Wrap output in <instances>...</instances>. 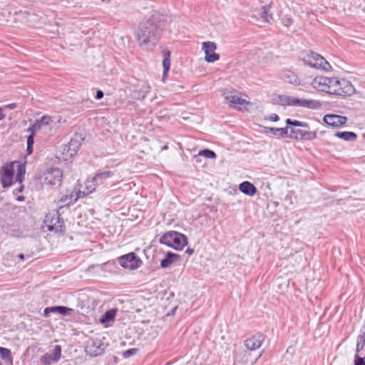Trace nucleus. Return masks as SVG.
I'll use <instances>...</instances> for the list:
<instances>
[{
	"instance_id": "f257e3e1",
	"label": "nucleus",
	"mask_w": 365,
	"mask_h": 365,
	"mask_svg": "<svg viewBox=\"0 0 365 365\" xmlns=\"http://www.w3.org/2000/svg\"><path fill=\"white\" fill-rule=\"evenodd\" d=\"M160 34L158 16L153 15L145 21L141 22L137 31L140 46L155 45Z\"/></svg>"
},
{
	"instance_id": "f03ea898",
	"label": "nucleus",
	"mask_w": 365,
	"mask_h": 365,
	"mask_svg": "<svg viewBox=\"0 0 365 365\" xmlns=\"http://www.w3.org/2000/svg\"><path fill=\"white\" fill-rule=\"evenodd\" d=\"M159 242L177 250H181L187 244V237L176 231H169L163 234Z\"/></svg>"
},
{
	"instance_id": "7ed1b4c3",
	"label": "nucleus",
	"mask_w": 365,
	"mask_h": 365,
	"mask_svg": "<svg viewBox=\"0 0 365 365\" xmlns=\"http://www.w3.org/2000/svg\"><path fill=\"white\" fill-rule=\"evenodd\" d=\"M355 88L353 85L346 79L333 78L330 86L329 94L349 96L354 93Z\"/></svg>"
},
{
	"instance_id": "20e7f679",
	"label": "nucleus",
	"mask_w": 365,
	"mask_h": 365,
	"mask_svg": "<svg viewBox=\"0 0 365 365\" xmlns=\"http://www.w3.org/2000/svg\"><path fill=\"white\" fill-rule=\"evenodd\" d=\"M303 61L312 68L329 72L331 69L329 63L321 55L310 51L303 56Z\"/></svg>"
},
{
	"instance_id": "39448f33",
	"label": "nucleus",
	"mask_w": 365,
	"mask_h": 365,
	"mask_svg": "<svg viewBox=\"0 0 365 365\" xmlns=\"http://www.w3.org/2000/svg\"><path fill=\"white\" fill-rule=\"evenodd\" d=\"M118 263L123 268L133 270L140 267L141 259L134 252L122 255L118 259Z\"/></svg>"
},
{
	"instance_id": "423d86ee",
	"label": "nucleus",
	"mask_w": 365,
	"mask_h": 365,
	"mask_svg": "<svg viewBox=\"0 0 365 365\" xmlns=\"http://www.w3.org/2000/svg\"><path fill=\"white\" fill-rule=\"evenodd\" d=\"M16 163L4 164L0 171L1 181L4 187H8L13 183L14 176V165Z\"/></svg>"
},
{
	"instance_id": "0eeeda50",
	"label": "nucleus",
	"mask_w": 365,
	"mask_h": 365,
	"mask_svg": "<svg viewBox=\"0 0 365 365\" xmlns=\"http://www.w3.org/2000/svg\"><path fill=\"white\" fill-rule=\"evenodd\" d=\"M63 177L62 171L58 168H51L44 173L43 183L46 185L59 186Z\"/></svg>"
},
{
	"instance_id": "6e6552de",
	"label": "nucleus",
	"mask_w": 365,
	"mask_h": 365,
	"mask_svg": "<svg viewBox=\"0 0 365 365\" xmlns=\"http://www.w3.org/2000/svg\"><path fill=\"white\" fill-rule=\"evenodd\" d=\"M46 222H48V229L50 231L63 233L65 232L64 222L63 219L60 217L58 212L51 215H46Z\"/></svg>"
},
{
	"instance_id": "1a4fd4ad",
	"label": "nucleus",
	"mask_w": 365,
	"mask_h": 365,
	"mask_svg": "<svg viewBox=\"0 0 365 365\" xmlns=\"http://www.w3.org/2000/svg\"><path fill=\"white\" fill-rule=\"evenodd\" d=\"M224 98L227 102L231 103V105L235 108H238L240 110H242V108L238 107V106H244L249 104V101L246 99L240 97L236 91H227L223 93Z\"/></svg>"
},
{
	"instance_id": "9d476101",
	"label": "nucleus",
	"mask_w": 365,
	"mask_h": 365,
	"mask_svg": "<svg viewBox=\"0 0 365 365\" xmlns=\"http://www.w3.org/2000/svg\"><path fill=\"white\" fill-rule=\"evenodd\" d=\"M217 46L214 42L206 41L202 43V49L205 52V60L207 63H214L219 60L220 56L215 53Z\"/></svg>"
},
{
	"instance_id": "9b49d317",
	"label": "nucleus",
	"mask_w": 365,
	"mask_h": 365,
	"mask_svg": "<svg viewBox=\"0 0 365 365\" xmlns=\"http://www.w3.org/2000/svg\"><path fill=\"white\" fill-rule=\"evenodd\" d=\"M61 356V348L60 345H56L54 349L43 355L40 361L43 365H51L52 363L57 362Z\"/></svg>"
},
{
	"instance_id": "f8f14e48",
	"label": "nucleus",
	"mask_w": 365,
	"mask_h": 365,
	"mask_svg": "<svg viewBox=\"0 0 365 365\" xmlns=\"http://www.w3.org/2000/svg\"><path fill=\"white\" fill-rule=\"evenodd\" d=\"M333 78H328L324 76H317L312 81V85L314 88L329 93L330 86L331 84Z\"/></svg>"
},
{
	"instance_id": "ddd939ff",
	"label": "nucleus",
	"mask_w": 365,
	"mask_h": 365,
	"mask_svg": "<svg viewBox=\"0 0 365 365\" xmlns=\"http://www.w3.org/2000/svg\"><path fill=\"white\" fill-rule=\"evenodd\" d=\"M51 122H53L51 117L44 115L41 119L36 120L34 123L28 128L27 131L35 135L41 130H46Z\"/></svg>"
},
{
	"instance_id": "4468645a",
	"label": "nucleus",
	"mask_w": 365,
	"mask_h": 365,
	"mask_svg": "<svg viewBox=\"0 0 365 365\" xmlns=\"http://www.w3.org/2000/svg\"><path fill=\"white\" fill-rule=\"evenodd\" d=\"M346 116L339 115L336 114H327L324 116V122L333 128H339L344 125L347 122Z\"/></svg>"
},
{
	"instance_id": "2eb2a0df",
	"label": "nucleus",
	"mask_w": 365,
	"mask_h": 365,
	"mask_svg": "<svg viewBox=\"0 0 365 365\" xmlns=\"http://www.w3.org/2000/svg\"><path fill=\"white\" fill-rule=\"evenodd\" d=\"M108 344H86V353L91 357L102 355Z\"/></svg>"
},
{
	"instance_id": "dca6fc26",
	"label": "nucleus",
	"mask_w": 365,
	"mask_h": 365,
	"mask_svg": "<svg viewBox=\"0 0 365 365\" xmlns=\"http://www.w3.org/2000/svg\"><path fill=\"white\" fill-rule=\"evenodd\" d=\"M73 309L63 307V306H55L46 307L43 311V316L45 317H49L51 313H58L62 316L69 315L72 312Z\"/></svg>"
},
{
	"instance_id": "f3484780",
	"label": "nucleus",
	"mask_w": 365,
	"mask_h": 365,
	"mask_svg": "<svg viewBox=\"0 0 365 365\" xmlns=\"http://www.w3.org/2000/svg\"><path fill=\"white\" fill-rule=\"evenodd\" d=\"M294 106L307 108L310 109L319 108L321 103L318 101L315 100H307L304 98H298L294 97Z\"/></svg>"
},
{
	"instance_id": "a211bd4d",
	"label": "nucleus",
	"mask_w": 365,
	"mask_h": 365,
	"mask_svg": "<svg viewBox=\"0 0 365 365\" xmlns=\"http://www.w3.org/2000/svg\"><path fill=\"white\" fill-rule=\"evenodd\" d=\"M118 312L117 308L110 309L106 311L100 318L99 322L105 327H108L111 326L112 323L115 320L116 313Z\"/></svg>"
},
{
	"instance_id": "6ab92c4d",
	"label": "nucleus",
	"mask_w": 365,
	"mask_h": 365,
	"mask_svg": "<svg viewBox=\"0 0 365 365\" xmlns=\"http://www.w3.org/2000/svg\"><path fill=\"white\" fill-rule=\"evenodd\" d=\"M239 190L242 193L253 196L257 192L256 187L249 181H244L239 185Z\"/></svg>"
},
{
	"instance_id": "aec40b11",
	"label": "nucleus",
	"mask_w": 365,
	"mask_h": 365,
	"mask_svg": "<svg viewBox=\"0 0 365 365\" xmlns=\"http://www.w3.org/2000/svg\"><path fill=\"white\" fill-rule=\"evenodd\" d=\"M180 259V255L172 252H168L164 258L160 261V267L167 268L173 262H177Z\"/></svg>"
},
{
	"instance_id": "412c9836",
	"label": "nucleus",
	"mask_w": 365,
	"mask_h": 365,
	"mask_svg": "<svg viewBox=\"0 0 365 365\" xmlns=\"http://www.w3.org/2000/svg\"><path fill=\"white\" fill-rule=\"evenodd\" d=\"M97 185L94 181L93 178L91 179H87L84 183V185L81 187V190H79V194H82L86 196L93 192L96 189Z\"/></svg>"
},
{
	"instance_id": "4be33fe9",
	"label": "nucleus",
	"mask_w": 365,
	"mask_h": 365,
	"mask_svg": "<svg viewBox=\"0 0 365 365\" xmlns=\"http://www.w3.org/2000/svg\"><path fill=\"white\" fill-rule=\"evenodd\" d=\"M79 140H82V138L80 137L72 138L69 143L67 145V152L71 157L75 155L80 148L81 143Z\"/></svg>"
},
{
	"instance_id": "5701e85b",
	"label": "nucleus",
	"mask_w": 365,
	"mask_h": 365,
	"mask_svg": "<svg viewBox=\"0 0 365 365\" xmlns=\"http://www.w3.org/2000/svg\"><path fill=\"white\" fill-rule=\"evenodd\" d=\"M113 175V173L109 170L100 172L93 176L94 181H96L97 186L105 183L106 180Z\"/></svg>"
},
{
	"instance_id": "b1692460",
	"label": "nucleus",
	"mask_w": 365,
	"mask_h": 365,
	"mask_svg": "<svg viewBox=\"0 0 365 365\" xmlns=\"http://www.w3.org/2000/svg\"><path fill=\"white\" fill-rule=\"evenodd\" d=\"M335 136L349 142H354L357 138V135L351 131H339L335 133Z\"/></svg>"
},
{
	"instance_id": "393cba45",
	"label": "nucleus",
	"mask_w": 365,
	"mask_h": 365,
	"mask_svg": "<svg viewBox=\"0 0 365 365\" xmlns=\"http://www.w3.org/2000/svg\"><path fill=\"white\" fill-rule=\"evenodd\" d=\"M0 356L7 365H13V356L9 349L0 347Z\"/></svg>"
},
{
	"instance_id": "a878e982",
	"label": "nucleus",
	"mask_w": 365,
	"mask_h": 365,
	"mask_svg": "<svg viewBox=\"0 0 365 365\" xmlns=\"http://www.w3.org/2000/svg\"><path fill=\"white\" fill-rule=\"evenodd\" d=\"M163 53V76H165V75L169 72L170 68V51L168 50H164Z\"/></svg>"
},
{
	"instance_id": "bb28decb",
	"label": "nucleus",
	"mask_w": 365,
	"mask_h": 365,
	"mask_svg": "<svg viewBox=\"0 0 365 365\" xmlns=\"http://www.w3.org/2000/svg\"><path fill=\"white\" fill-rule=\"evenodd\" d=\"M15 163L17 166L15 181L21 184L24 180V175L26 173V168L25 165L20 162Z\"/></svg>"
},
{
	"instance_id": "cd10ccee",
	"label": "nucleus",
	"mask_w": 365,
	"mask_h": 365,
	"mask_svg": "<svg viewBox=\"0 0 365 365\" xmlns=\"http://www.w3.org/2000/svg\"><path fill=\"white\" fill-rule=\"evenodd\" d=\"M282 78L286 82L292 84H297L299 83L297 76L292 71H286L282 74Z\"/></svg>"
},
{
	"instance_id": "c85d7f7f",
	"label": "nucleus",
	"mask_w": 365,
	"mask_h": 365,
	"mask_svg": "<svg viewBox=\"0 0 365 365\" xmlns=\"http://www.w3.org/2000/svg\"><path fill=\"white\" fill-rule=\"evenodd\" d=\"M265 132L267 133L268 131L272 133L273 135H279L281 137H287L288 136V128H269V127H265Z\"/></svg>"
},
{
	"instance_id": "c756f323",
	"label": "nucleus",
	"mask_w": 365,
	"mask_h": 365,
	"mask_svg": "<svg viewBox=\"0 0 365 365\" xmlns=\"http://www.w3.org/2000/svg\"><path fill=\"white\" fill-rule=\"evenodd\" d=\"M271 5H265L262 7V11L260 12L261 17L264 20L265 22H270L272 19V14L269 12Z\"/></svg>"
},
{
	"instance_id": "7c9ffc66",
	"label": "nucleus",
	"mask_w": 365,
	"mask_h": 365,
	"mask_svg": "<svg viewBox=\"0 0 365 365\" xmlns=\"http://www.w3.org/2000/svg\"><path fill=\"white\" fill-rule=\"evenodd\" d=\"M302 130L290 128L289 133H288L287 138L294 140H302Z\"/></svg>"
},
{
	"instance_id": "2f4dec72",
	"label": "nucleus",
	"mask_w": 365,
	"mask_h": 365,
	"mask_svg": "<svg viewBox=\"0 0 365 365\" xmlns=\"http://www.w3.org/2000/svg\"><path fill=\"white\" fill-rule=\"evenodd\" d=\"M279 103L282 106H294V97L287 96H280L279 97Z\"/></svg>"
},
{
	"instance_id": "473e14b6",
	"label": "nucleus",
	"mask_w": 365,
	"mask_h": 365,
	"mask_svg": "<svg viewBox=\"0 0 365 365\" xmlns=\"http://www.w3.org/2000/svg\"><path fill=\"white\" fill-rule=\"evenodd\" d=\"M286 124L287 125L290 126L308 128V124L307 123L299 121L297 120H292L290 118H287L286 120Z\"/></svg>"
},
{
	"instance_id": "72a5a7b5",
	"label": "nucleus",
	"mask_w": 365,
	"mask_h": 365,
	"mask_svg": "<svg viewBox=\"0 0 365 365\" xmlns=\"http://www.w3.org/2000/svg\"><path fill=\"white\" fill-rule=\"evenodd\" d=\"M198 155L204 156L210 159H214L217 157L216 153L213 150H211L210 149H204L200 150L198 153Z\"/></svg>"
},
{
	"instance_id": "f704fd0d",
	"label": "nucleus",
	"mask_w": 365,
	"mask_h": 365,
	"mask_svg": "<svg viewBox=\"0 0 365 365\" xmlns=\"http://www.w3.org/2000/svg\"><path fill=\"white\" fill-rule=\"evenodd\" d=\"M265 339L264 335L261 333L254 334L252 338L247 339L245 342H263Z\"/></svg>"
},
{
	"instance_id": "c9c22d12",
	"label": "nucleus",
	"mask_w": 365,
	"mask_h": 365,
	"mask_svg": "<svg viewBox=\"0 0 365 365\" xmlns=\"http://www.w3.org/2000/svg\"><path fill=\"white\" fill-rule=\"evenodd\" d=\"M34 143V135L31 133L27 138V152L31 154L33 152V145Z\"/></svg>"
},
{
	"instance_id": "e433bc0d",
	"label": "nucleus",
	"mask_w": 365,
	"mask_h": 365,
	"mask_svg": "<svg viewBox=\"0 0 365 365\" xmlns=\"http://www.w3.org/2000/svg\"><path fill=\"white\" fill-rule=\"evenodd\" d=\"M317 137V134L315 132L303 130L302 139L312 140Z\"/></svg>"
},
{
	"instance_id": "4c0bfd02",
	"label": "nucleus",
	"mask_w": 365,
	"mask_h": 365,
	"mask_svg": "<svg viewBox=\"0 0 365 365\" xmlns=\"http://www.w3.org/2000/svg\"><path fill=\"white\" fill-rule=\"evenodd\" d=\"M245 346L248 351H250V355H252V352H255L257 349H259L262 344H245Z\"/></svg>"
},
{
	"instance_id": "58836bf2",
	"label": "nucleus",
	"mask_w": 365,
	"mask_h": 365,
	"mask_svg": "<svg viewBox=\"0 0 365 365\" xmlns=\"http://www.w3.org/2000/svg\"><path fill=\"white\" fill-rule=\"evenodd\" d=\"M138 351V349L137 348H132V349H129L125 351H123L122 353V356H123V358L125 359H128L129 358L130 356L135 354L137 353V351Z\"/></svg>"
},
{
	"instance_id": "ea45409f",
	"label": "nucleus",
	"mask_w": 365,
	"mask_h": 365,
	"mask_svg": "<svg viewBox=\"0 0 365 365\" xmlns=\"http://www.w3.org/2000/svg\"><path fill=\"white\" fill-rule=\"evenodd\" d=\"M356 342H365V322L363 327L360 329V333L357 337Z\"/></svg>"
},
{
	"instance_id": "a19ab883",
	"label": "nucleus",
	"mask_w": 365,
	"mask_h": 365,
	"mask_svg": "<svg viewBox=\"0 0 365 365\" xmlns=\"http://www.w3.org/2000/svg\"><path fill=\"white\" fill-rule=\"evenodd\" d=\"M293 23V19L288 16H285L282 18V24L284 26H287V27H289V26H291Z\"/></svg>"
},
{
	"instance_id": "79ce46f5",
	"label": "nucleus",
	"mask_w": 365,
	"mask_h": 365,
	"mask_svg": "<svg viewBox=\"0 0 365 365\" xmlns=\"http://www.w3.org/2000/svg\"><path fill=\"white\" fill-rule=\"evenodd\" d=\"M265 120H269L270 121L276 122L279 120V117L278 116V115H277L275 113H272L270 115L265 117Z\"/></svg>"
},
{
	"instance_id": "37998d69",
	"label": "nucleus",
	"mask_w": 365,
	"mask_h": 365,
	"mask_svg": "<svg viewBox=\"0 0 365 365\" xmlns=\"http://www.w3.org/2000/svg\"><path fill=\"white\" fill-rule=\"evenodd\" d=\"M354 365H365V361L363 358L356 355L354 360Z\"/></svg>"
},
{
	"instance_id": "c03bdc74",
	"label": "nucleus",
	"mask_w": 365,
	"mask_h": 365,
	"mask_svg": "<svg viewBox=\"0 0 365 365\" xmlns=\"http://www.w3.org/2000/svg\"><path fill=\"white\" fill-rule=\"evenodd\" d=\"M1 108H4V110L5 109H10V110H12V109H14L16 108V103H9V104H7V105H4V106H2Z\"/></svg>"
},
{
	"instance_id": "a18cd8bd",
	"label": "nucleus",
	"mask_w": 365,
	"mask_h": 365,
	"mask_svg": "<svg viewBox=\"0 0 365 365\" xmlns=\"http://www.w3.org/2000/svg\"><path fill=\"white\" fill-rule=\"evenodd\" d=\"M62 204L68 205L73 202L72 197L71 196L69 199H68V196L65 197V199L62 198L61 200Z\"/></svg>"
},
{
	"instance_id": "49530a36",
	"label": "nucleus",
	"mask_w": 365,
	"mask_h": 365,
	"mask_svg": "<svg viewBox=\"0 0 365 365\" xmlns=\"http://www.w3.org/2000/svg\"><path fill=\"white\" fill-rule=\"evenodd\" d=\"M104 93L101 90H98L96 94V98L100 100L103 98Z\"/></svg>"
},
{
	"instance_id": "de8ad7c7",
	"label": "nucleus",
	"mask_w": 365,
	"mask_h": 365,
	"mask_svg": "<svg viewBox=\"0 0 365 365\" xmlns=\"http://www.w3.org/2000/svg\"><path fill=\"white\" fill-rule=\"evenodd\" d=\"M6 117V114L4 113V108L0 107V120H2Z\"/></svg>"
},
{
	"instance_id": "09e8293b",
	"label": "nucleus",
	"mask_w": 365,
	"mask_h": 365,
	"mask_svg": "<svg viewBox=\"0 0 365 365\" xmlns=\"http://www.w3.org/2000/svg\"><path fill=\"white\" fill-rule=\"evenodd\" d=\"M9 235L13 237H19V230H11Z\"/></svg>"
},
{
	"instance_id": "8fccbe9b",
	"label": "nucleus",
	"mask_w": 365,
	"mask_h": 365,
	"mask_svg": "<svg viewBox=\"0 0 365 365\" xmlns=\"http://www.w3.org/2000/svg\"><path fill=\"white\" fill-rule=\"evenodd\" d=\"M145 91H144V93H145L142 96V98H145V96L146 93H148V92L150 91V90H149V89H150V87H149L148 86H146L145 87Z\"/></svg>"
},
{
	"instance_id": "3c124183",
	"label": "nucleus",
	"mask_w": 365,
	"mask_h": 365,
	"mask_svg": "<svg viewBox=\"0 0 365 365\" xmlns=\"http://www.w3.org/2000/svg\"><path fill=\"white\" fill-rule=\"evenodd\" d=\"M186 253H187L188 255H191L193 254L194 252V250L192 249V248H187L185 251Z\"/></svg>"
},
{
	"instance_id": "603ef678",
	"label": "nucleus",
	"mask_w": 365,
	"mask_h": 365,
	"mask_svg": "<svg viewBox=\"0 0 365 365\" xmlns=\"http://www.w3.org/2000/svg\"><path fill=\"white\" fill-rule=\"evenodd\" d=\"M262 355V351H259L257 354L255 355V361H256Z\"/></svg>"
},
{
	"instance_id": "864d4df0",
	"label": "nucleus",
	"mask_w": 365,
	"mask_h": 365,
	"mask_svg": "<svg viewBox=\"0 0 365 365\" xmlns=\"http://www.w3.org/2000/svg\"><path fill=\"white\" fill-rule=\"evenodd\" d=\"M24 190V185H20L19 187L16 189V190L18 191V192H21Z\"/></svg>"
},
{
	"instance_id": "5fc2aeb1",
	"label": "nucleus",
	"mask_w": 365,
	"mask_h": 365,
	"mask_svg": "<svg viewBox=\"0 0 365 365\" xmlns=\"http://www.w3.org/2000/svg\"><path fill=\"white\" fill-rule=\"evenodd\" d=\"M284 200L285 201H289L290 204L292 203V200H291V198L289 195H287L285 197H284Z\"/></svg>"
},
{
	"instance_id": "6e6d98bb",
	"label": "nucleus",
	"mask_w": 365,
	"mask_h": 365,
	"mask_svg": "<svg viewBox=\"0 0 365 365\" xmlns=\"http://www.w3.org/2000/svg\"><path fill=\"white\" fill-rule=\"evenodd\" d=\"M18 257H19L21 260H24L25 259V255L24 254H19Z\"/></svg>"
},
{
	"instance_id": "4d7b16f0",
	"label": "nucleus",
	"mask_w": 365,
	"mask_h": 365,
	"mask_svg": "<svg viewBox=\"0 0 365 365\" xmlns=\"http://www.w3.org/2000/svg\"><path fill=\"white\" fill-rule=\"evenodd\" d=\"M17 200H18L19 201H23V200H24V197H23V196H19V197H17Z\"/></svg>"
},
{
	"instance_id": "13d9d810",
	"label": "nucleus",
	"mask_w": 365,
	"mask_h": 365,
	"mask_svg": "<svg viewBox=\"0 0 365 365\" xmlns=\"http://www.w3.org/2000/svg\"><path fill=\"white\" fill-rule=\"evenodd\" d=\"M360 345H361V344H359V343H357V344H356V349H357V351H359V346H360Z\"/></svg>"
},
{
	"instance_id": "bf43d9fd",
	"label": "nucleus",
	"mask_w": 365,
	"mask_h": 365,
	"mask_svg": "<svg viewBox=\"0 0 365 365\" xmlns=\"http://www.w3.org/2000/svg\"><path fill=\"white\" fill-rule=\"evenodd\" d=\"M114 361H115V363H117V362H118V359H117V357H116V356H114Z\"/></svg>"
},
{
	"instance_id": "052dcab7",
	"label": "nucleus",
	"mask_w": 365,
	"mask_h": 365,
	"mask_svg": "<svg viewBox=\"0 0 365 365\" xmlns=\"http://www.w3.org/2000/svg\"><path fill=\"white\" fill-rule=\"evenodd\" d=\"M168 148V146L167 145H165L163 148V150H166Z\"/></svg>"
},
{
	"instance_id": "680f3d73",
	"label": "nucleus",
	"mask_w": 365,
	"mask_h": 365,
	"mask_svg": "<svg viewBox=\"0 0 365 365\" xmlns=\"http://www.w3.org/2000/svg\"><path fill=\"white\" fill-rule=\"evenodd\" d=\"M0 365H3L2 363L0 361Z\"/></svg>"
}]
</instances>
